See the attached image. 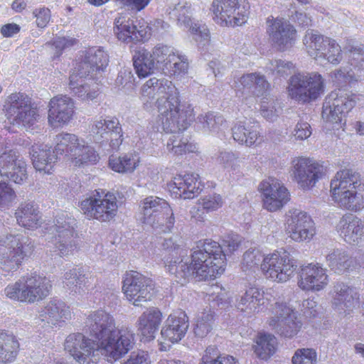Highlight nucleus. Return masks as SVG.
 I'll return each instance as SVG.
<instances>
[{
    "mask_svg": "<svg viewBox=\"0 0 364 364\" xmlns=\"http://www.w3.org/2000/svg\"><path fill=\"white\" fill-rule=\"evenodd\" d=\"M285 232L296 242H310L316 235V227L311 217L305 211L294 208L289 210Z\"/></svg>",
    "mask_w": 364,
    "mask_h": 364,
    "instance_id": "obj_19",
    "label": "nucleus"
},
{
    "mask_svg": "<svg viewBox=\"0 0 364 364\" xmlns=\"http://www.w3.org/2000/svg\"><path fill=\"white\" fill-rule=\"evenodd\" d=\"M326 259L329 268L338 274L350 269L353 263L352 258L344 250L340 249L329 251Z\"/></svg>",
    "mask_w": 364,
    "mask_h": 364,
    "instance_id": "obj_50",
    "label": "nucleus"
},
{
    "mask_svg": "<svg viewBox=\"0 0 364 364\" xmlns=\"http://www.w3.org/2000/svg\"><path fill=\"white\" fill-rule=\"evenodd\" d=\"M15 215L18 224L28 230H36L42 223L41 213L32 203L21 204L16 210Z\"/></svg>",
    "mask_w": 364,
    "mask_h": 364,
    "instance_id": "obj_41",
    "label": "nucleus"
},
{
    "mask_svg": "<svg viewBox=\"0 0 364 364\" xmlns=\"http://www.w3.org/2000/svg\"><path fill=\"white\" fill-rule=\"evenodd\" d=\"M272 294L268 291L250 287L237 296L235 306L242 317L252 318L267 309Z\"/></svg>",
    "mask_w": 364,
    "mask_h": 364,
    "instance_id": "obj_18",
    "label": "nucleus"
},
{
    "mask_svg": "<svg viewBox=\"0 0 364 364\" xmlns=\"http://www.w3.org/2000/svg\"><path fill=\"white\" fill-rule=\"evenodd\" d=\"M166 149L174 155L195 153L198 151L197 144L190 141L180 134L171 136L167 141Z\"/></svg>",
    "mask_w": 364,
    "mask_h": 364,
    "instance_id": "obj_51",
    "label": "nucleus"
},
{
    "mask_svg": "<svg viewBox=\"0 0 364 364\" xmlns=\"http://www.w3.org/2000/svg\"><path fill=\"white\" fill-rule=\"evenodd\" d=\"M263 205L270 212L280 210L290 199V194L285 186L278 179L269 178L259 185Z\"/></svg>",
    "mask_w": 364,
    "mask_h": 364,
    "instance_id": "obj_26",
    "label": "nucleus"
},
{
    "mask_svg": "<svg viewBox=\"0 0 364 364\" xmlns=\"http://www.w3.org/2000/svg\"><path fill=\"white\" fill-rule=\"evenodd\" d=\"M140 100L146 110L156 107L157 123L165 132L175 133L185 130L194 119L193 107L181 103L178 89L165 77H151L140 88Z\"/></svg>",
    "mask_w": 364,
    "mask_h": 364,
    "instance_id": "obj_3",
    "label": "nucleus"
},
{
    "mask_svg": "<svg viewBox=\"0 0 364 364\" xmlns=\"http://www.w3.org/2000/svg\"><path fill=\"white\" fill-rule=\"evenodd\" d=\"M31 239L21 234L8 235L0 240V267L6 272L16 271L34 251Z\"/></svg>",
    "mask_w": 364,
    "mask_h": 364,
    "instance_id": "obj_10",
    "label": "nucleus"
},
{
    "mask_svg": "<svg viewBox=\"0 0 364 364\" xmlns=\"http://www.w3.org/2000/svg\"><path fill=\"white\" fill-rule=\"evenodd\" d=\"M109 62V55L104 48L92 47L85 50L73 69L80 74L90 75V78H96L105 71Z\"/></svg>",
    "mask_w": 364,
    "mask_h": 364,
    "instance_id": "obj_27",
    "label": "nucleus"
},
{
    "mask_svg": "<svg viewBox=\"0 0 364 364\" xmlns=\"http://www.w3.org/2000/svg\"><path fill=\"white\" fill-rule=\"evenodd\" d=\"M168 189L175 198L192 199L198 196L203 185L198 174L177 175L168 183Z\"/></svg>",
    "mask_w": 364,
    "mask_h": 364,
    "instance_id": "obj_32",
    "label": "nucleus"
},
{
    "mask_svg": "<svg viewBox=\"0 0 364 364\" xmlns=\"http://www.w3.org/2000/svg\"><path fill=\"white\" fill-rule=\"evenodd\" d=\"M90 75H82L78 73L75 70H73L69 77V88L75 95L82 100H93L99 94L97 85L94 82L90 84Z\"/></svg>",
    "mask_w": 364,
    "mask_h": 364,
    "instance_id": "obj_38",
    "label": "nucleus"
},
{
    "mask_svg": "<svg viewBox=\"0 0 364 364\" xmlns=\"http://www.w3.org/2000/svg\"><path fill=\"white\" fill-rule=\"evenodd\" d=\"M267 323L272 330L288 339L296 337L303 326L298 312L283 301H276L272 306Z\"/></svg>",
    "mask_w": 364,
    "mask_h": 364,
    "instance_id": "obj_12",
    "label": "nucleus"
},
{
    "mask_svg": "<svg viewBox=\"0 0 364 364\" xmlns=\"http://www.w3.org/2000/svg\"><path fill=\"white\" fill-rule=\"evenodd\" d=\"M161 247L168 253L164 258L166 271L181 284L191 277L205 281L214 279L225 272V254L215 241H200L191 258L188 250L172 237L164 239Z\"/></svg>",
    "mask_w": 364,
    "mask_h": 364,
    "instance_id": "obj_2",
    "label": "nucleus"
},
{
    "mask_svg": "<svg viewBox=\"0 0 364 364\" xmlns=\"http://www.w3.org/2000/svg\"><path fill=\"white\" fill-rule=\"evenodd\" d=\"M89 286V277L82 269H78L75 284L71 287L72 291L75 294H83L88 290Z\"/></svg>",
    "mask_w": 364,
    "mask_h": 364,
    "instance_id": "obj_60",
    "label": "nucleus"
},
{
    "mask_svg": "<svg viewBox=\"0 0 364 364\" xmlns=\"http://www.w3.org/2000/svg\"><path fill=\"white\" fill-rule=\"evenodd\" d=\"M18 348V343L12 335L0 333V362L14 360Z\"/></svg>",
    "mask_w": 364,
    "mask_h": 364,
    "instance_id": "obj_54",
    "label": "nucleus"
},
{
    "mask_svg": "<svg viewBox=\"0 0 364 364\" xmlns=\"http://www.w3.org/2000/svg\"><path fill=\"white\" fill-rule=\"evenodd\" d=\"M317 363L318 353L313 348H298L291 357V364H317Z\"/></svg>",
    "mask_w": 364,
    "mask_h": 364,
    "instance_id": "obj_57",
    "label": "nucleus"
},
{
    "mask_svg": "<svg viewBox=\"0 0 364 364\" xmlns=\"http://www.w3.org/2000/svg\"><path fill=\"white\" fill-rule=\"evenodd\" d=\"M90 133L94 141L102 147L117 150L123 141L122 129L117 119L99 117L92 121Z\"/></svg>",
    "mask_w": 364,
    "mask_h": 364,
    "instance_id": "obj_17",
    "label": "nucleus"
},
{
    "mask_svg": "<svg viewBox=\"0 0 364 364\" xmlns=\"http://www.w3.org/2000/svg\"><path fill=\"white\" fill-rule=\"evenodd\" d=\"M277 338L269 333H259L254 339L252 350L259 359L267 360L276 352Z\"/></svg>",
    "mask_w": 364,
    "mask_h": 364,
    "instance_id": "obj_45",
    "label": "nucleus"
},
{
    "mask_svg": "<svg viewBox=\"0 0 364 364\" xmlns=\"http://www.w3.org/2000/svg\"><path fill=\"white\" fill-rule=\"evenodd\" d=\"M358 51L357 58L353 57L349 65L331 73L330 77L334 82L353 83L364 79V56L360 50Z\"/></svg>",
    "mask_w": 364,
    "mask_h": 364,
    "instance_id": "obj_35",
    "label": "nucleus"
},
{
    "mask_svg": "<svg viewBox=\"0 0 364 364\" xmlns=\"http://www.w3.org/2000/svg\"><path fill=\"white\" fill-rule=\"evenodd\" d=\"M92 341L82 333L70 334L64 343L65 350L80 364L88 363L95 353L114 363L134 347V333L128 327L117 328L114 318L103 310L92 311L86 321Z\"/></svg>",
    "mask_w": 364,
    "mask_h": 364,
    "instance_id": "obj_1",
    "label": "nucleus"
},
{
    "mask_svg": "<svg viewBox=\"0 0 364 364\" xmlns=\"http://www.w3.org/2000/svg\"><path fill=\"white\" fill-rule=\"evenodd\" d=\"M188 58L178 52L162 71L175 78H181L188 73Z\"/></svg>",
    "mask_w": 364,
    "mask_h": 364,
    "instance_id": "obj_55",
    "label": "nucleus"
},
{
    "mask_svg": "<svg viewBox=\"0 0 364 364\" xmlns=\"http://www.w3.org/2000/svg\"><path fill=\"white\" fill-rule=\"evenodd\" d=\"M33 14L36 18L37 26L41 28L46 27L51 18V12L46 7L36 8L33 10Z\"/></svg>",
    "mask_w": 364,
    "mask_h": 364,
    "instance_id": "obj_61",
    "label": "nucleus"
},
{
    "mask_svg": "<svg viewBox=\"0 0 364 364\" xmlns=\"http://www.w3.org/2000/svg\"><path fill=\"white\" fill-rule=\"evenodd\" d=\"M359 295L357 290L344 283L334 285L331 293L332 307L341 315L349 314L358 305Z\"/></svg>",
    "mask_w": 364,
    "mask_h": 364,
    "instance_id": "obj_33",
    "label": "nucleus"
},
{
    "mask_svg": "<svg viewBox=\"0 0 364 364\" xmlns=\"http://www.w3.org/2000/svg\"><path fill=\"white\" fill-rule=\"evenodd\" d=\"M337 233L353 245H364V221L351 214H344L336 225Z\"/></svg>",
    "mask_w": 364,
    "mask_h": 364,
    "instance_id": "obj_31",
    "label": "nucleus"
},
{
    "mask_svg": "<svg viewBox=\"0 0 364 364\" xmlns=\"http://www.w3.org/2000/svg\"><path fill=\"white\" fill-rule=\"evenodd\" d=\"M214 323V312L210 307L198 311L193 322V331L197 338H203L212 331Z\"/></svg>",
    "mask_w": 364,
    "mask_h": 364,
    "instance_id": "obj_47",
    "label": "nucleus"
},
{
    "mask_svg": "<svg viewBox=\"0 0 364 364\" xmlns=\"http://www.w3.org/2000/svg\"><path fill=\"white\" fill-rule=\"evenodd\" d=\"M289 173L300 189L310 191L326 175V168L321 161L299 156L292 159Z\"/></svg>",
    "mask_w": 364,
    "mask_h": 364,
    "instance_id": "obj_14",
    "label": "nucleus"
},
{
    "mask_svg": "<svg viewBox=\"0 0 364 364\" xmlns=\"http://www.w3.org/2000/svg\"><path fill=\"white\" fill-rule=\"evenodd\" d=\"M31 155L33 166L38 171L48 175L53 173L58 156L50 146L35 144L31 146Z\"/></svg>",
    "mask_w": 364,
    "mask_h": 364,
    "instance_id": "obj_36",
    "label": "nucleus"
},
{
    "mask_svg": "<svg viewBox=\"0 0 364 364\" xmlns=\"http://www.w3.org/2000/svg\"><path fill=\"white\" fill-rule=\"evenodd\" d=\"M193 9L189 3H178L172 11L179 27L188 29L191 37L198 44L205 46L210 40V32L205 24L192 18Z\"/></svg>",
    "mask_w": 364,
    "mask_h": 364,
    "instance_id": "obj_23",
    "label": "nucleus"
},
{
    "mask_svg": "<svg viewBox=\"0 0 364 364\" xmlns=\"http://www.w3.org/2000/svg\"><path fill=\"white\" fill-rule=\"evenodd\" d=\"M260 265L264 277L278 284L289 281L295 275L297 265L294 259L286 251L275 250L262 255L259 250H249L243 255L242 267L251 269Z\"/></svg>",
    "mask_w": 364,
    "mask_h": 364,
    "instance_id": "obj_4",
    "label": "nucleus"
},
{
    "mask_svg": "<svg viewBox=\"0 0 364 364\" xmlns=\"http://www.w3.org/2000/svg\"><path fill=\"white\" fill-rule=\"evenodd\" d=\"M14 189L6 182H0V210L5 211L16 203Z\"/></svg>",
    "mask_w": 364,
    "mask_h": 364,
    "instance_id": "obj_58",
    "label": "nucleus"
},
{
    "mask_svg": "<svg viewBox=\"0 0 364 364\" xmlns=\"http://www.w3.org/2000/svg\"><path fill=\"white\" fill-rule=\"evenodd\" d=\"M175 223L173 210L169 205L146 225L150 226L156 232L169 233L172 232Z\"/></svg>",
    "mask_w": 364,
    "mask_h": 364,
    "instance_id": "obj_49",
    "label": "nucleus"
},
{
    "mask_svg": "<svg viewBox=\"0 0 364 364\" xmlns=\"http://www.w3.org/2000/svg\"><path fill=\"white\" fill-rule=\"evenodd\" d=\"M134 67L139 77H146L151 75L157 67L151 52L145 49L139 50L133 57Z\"/></svg>",
    "mask_w": 364,
    "mask_h": 364,
    "instance_id": "obj_48",
    "label": "nucleus"
},
{
    "mask_svg": "<svg viewBox=\"0 0 364 364\" xmlns=\"http://www.w3.org/2000/svg\"><path fill=\"white\" fill-rule=\"evenodd\" d=\"M52 285L48 279L36 273L21 277L4 289L6 297L21 302L33 304L50 294Z\"/></svg>",
    "mask_w": 364,
    "mask_h": 364,
    "instance_id": "obj_8",
    "label": "nucleus"
},
{
    "mask_svg": "<svg viewBox=\"0 0 364 364\" xmlns=\"http://www.w3.org/2000/svg\"><path fill=\"white\" fill-rule=\"evenodd\" d=\"M178 52L170 46L159 43L153 48L151 53L157 68L163 70Z\"/></svg>",
    "mask_w": 364,
    "mask_h": 364,
    "instance_id": "obj_56",
    "label": "nucleus"
},
{
    "mask_svg": "<svg viewBox=\"0 0 364 364\" xmlns=\"http://www.w3.org/2000/svg\"><path fill=\"white\" fill-rule=\"evenodd\" d=\"M74 219L61 213L43 228L45 240L53 243L55 251L61 257L73 255L77 249V241L74 230Z\"/></svg>",
    "mask_w": 364,
    "mask_h": 364,
    "instance_id": "obj_7",
    "label": "nucleus"
},
{
    "mask_svg": "<svg viewBox=\"0 0 364 364\" xmlns=\"http://www.w3.org/2000/svg\"><path fill=\"white\" fill-rule=\"evenodd\" d=\"M163 321V314L156 307H150L139 317L136 327L143 342H149L156 338Z\"/></svg>",
    "mask_w": 364,
    "mask_h": 364,
    "instance_id": "obj_34",
    "label": "nucleus"
},
{
    "mask_svg": "<svg viewBox=\"0 0 364 364\" xmlns=\"http://www.w3.org/2000/svg\"><path fill=\"white\" fill-rule=\"evenodd\" d=\"M307 54L316 61L326 60L337 65L343 60L341 46L333 38L324 36L314 31H307L303 38Z\"/></svg>",
    "mask_w": 364,
    "mask_h": 364,
    "instance_id": "obj_13",
    "label": "nucleus"
},
{
    "mask_svg": "<svg viewBox=\"0 0 364 364\" xmlns=\"http://www.w3.org/2000/svg\"><path fill=\"white\" fill-rule=\"evenodd\" d=\"M199 364H240L237 359L229 355H220L215 358L203 356Z\"/></svg>",
    "mask_w": 364,
    "mask_h": 364,
    "instance_id": "obj_62",
    "label": "nucleus"
},
{
    "mask_svg": "<svg viewBox=\"0 0 364 364\" xmlns=\"http://www.w3.org/2000/svg\"><path fill=\"white\" fill-rule=\"evenodd\" d=\"M198 127L205 134H210L217 137L225 135L228 125L224 117L213 112L202 114L198 117Z\"/></svg>",
    "mask_w": 364,
    "mask_h": 364,
    "instance_id": "obj_40",
    "label": "nucleus"
},
{
    "mask_svg": "<svg viewBox=\"0 0 364 364\" xmlns=\"http://www.w3.org/2000/svg\"><path fill=\"white\" fill-rule=\"evenodd\" d=\"M74 100L68 95H58L49 102L48 124L54 128L68 124L75 114Z\"/></svg>",
    "mask_w": 364,
    "mask_h": 364,
    "instance_id": "obj_29",
    "label": "nucleus"
},
{
    "mask_svg": "<svg viewBox=\"0 0 364 364\" xmlns=\"http://www.w3.org/2000/svg\"><path fill=\"white\" fill-rule=\"evenodd\" d=\"M169 205L166 200L157 196L144 198L139 204L140 220L146 225Z\"/></svg>",
    "mask_w": 364,
    "mask_h": 364,
    "instance_id": "obj_46",
    "label": "nucleus"
},
{
    "mask_svg": "<svg viewBox=\"0 0 364 364\" xmlns=\"http://www.w3.org/2000/svg\"><path fill=\"white\" fill-rule=\"evenodd\" d=\"M329 283L327 269L318 263H311L301 267L298 286L304 291H320Z\"/></svg>",
    "mask_w": 364,
    "mask_h": 364,
    "instance_id": "obj_28",
    "label": "nucleus"
},
{
    "mask_svg": "<svg viewBox=\"0 0 364 364\" xmlns=\"http://www.w3.org/2000/svg\"><path fill=\"white\" fill-rule=\"evenodd\" d=\"M249 9V4L245 0H213L210 11L218 24L238 26L247 22Z\"/></svg>",
    "mask_w": 364,
    "mask_h": 364,
    "instance_id": "obj_16",
    "label": "nucleus"
},
{
    "mask_svg": "<svg viewBox=\"0 0 364 364\" xmlns=\"http://www.w3.org/2000/svg\"><path fill=\"white\" fill-rule=\"evenodd\" d=\"M216 162L226 169L230 175L240 176L242 173L241 159L232 151H220L216 157Z\"/></svg>",
    "mask_w": 364,
    "mask_h": 364,
    "instance_id": "obj_53",
    "label": "nucleus"
},
{
    "mask_svg": "<svg viewBox=\"0 0 364 364\" xmlns=\"http://www.w3.org/2000/svg\"><path fill=\"white\" fill-rule=\"evenodd\" d=\"M151 361L147 352L140 350L132 353L122 364H151Z\"/></svg>",
    "mask_w": 364,
    "mask_h": 364,
    "instance_id": "obj_64",
    "label": "nucleus"
},
{
    "mask_svg": "<svg viewBox=\"0 0 364 364\" xmlns=\"http://www.w3.org/2000/svg\"><path fill=\"white\" fill-rule=\"evenodd\" d=\"M291 134L296 140H305L311 135V126L306 122H299L296 124Z\"/></svg>",
    "mask_w": 364,
    "mask_h": 364,
    "instance_id": "obj_63",
    "label": "nucleus"
},
{
    "mask_svg": "<svg viewBox=\"0 0 364 364\" xmlns=\"http://www.w3.org/2000/svg\"><path fill=\"white\" fill-rule=\"evenodd\" d=\"M330 196L341 209L359 212L364 208V183L348 170L338 171L331 181Z\"/></svg>",
    "mask_w": 364,
    "mask_h": 364,
    "instance_id": "obj_5",
    "label": "nucleus"
},
{
    "mask_svg": "<svg viewBox=\"0 0 364 364\" xmlns=\"http://www.w3.org/2000/svg\"><path fill=\"white\" fill-rule=\"evenodd\" d=\"M141 159L138 154L129 152L119 156L112 155L109 158V168L122 174L132 173L139 167Z\"/></svg>",
    "mask_w": 364,
    "mask_h": 364,
    "instance_id": "obj_42",
    "label": "nucleus"
},
{
    "mask_svg": "<svg viewBox=\"0 0 364 364\" xmlns=\"http://www.w3.org/2000/svg\"><path fill=\"white\" fill-rule=\"evenodd\" d=\"M9 103L6 112L11 123L28 128L37 122L39 116L38 111L31 107L30 98L25 95L12 94L9 97Z\"/></svg>",
    "mask_w": 364,
    "mask_h": 364,
    "instance_id": "obj_22",
    "label": "nucleus"
},
{
    "mask_svg": "<svg viewBox=\"0 0 364 364\" xmlns=\"http://www.w3.org/2000/svg\"><path fill=\"white\" fill-rule=\"evenodd\" d=\"M266 25L269 41L277 50H288L295 45L297 31L287 20L269 16L266 19Z\"/></svg>",
    "mask_w": 364,
    "mask_h": 364,
    "instance_id": "obj_20",
    "label": "nucleus"
},
{
    "mask_svg": "<svg viewBox=\"0 0 364 364\" xmlns=\"http://www.w3.org/2000/svg\"><path fill=\"white\" fill-rule=\"evenodd\" d=\"M114 33L119 41L125 43L145 41L151 34L150 27L144 20H134L122 14L114 19Z\"/></svg>",
    "mask_w": 364,
    "mask_h": 364,
    "instance_id": "obj_25",
    "label": "nucleus"
},
{
    "mask_svg": "<svg viewBox=\"0 0 364 364\" xmlns=\"http://www.w3.org/2000/svg\"><path fill=\"white\" fill-rule=\"evenodd\" d=\"M236 95L246 104L254 102L252 95L261 97L260 114L269 121H274L279 116V110L275 107V102L267 93L270 85L263 75L248 73L241 76L235 82Z\"/></svg>",
    "mask_w": 364,
    "mask_h": 364,
    "instance_id": "obj_6",
    "label": "nucleus"
},
{
    "mask_svg": "<svg viewBox=\"0 0 364 364\" xmlns=\"http://www.w3.org/2000/svg\"><path fill=\"white\" fill-rule=\"evenodd\" d=\"M0 175L16 184H23L28 178L27 164L16 151H5L0 155Z\"/></svg>",
    "mask_w": 364,
    "mask_h": 364,
    "instance_id": "obj_30",
    "label": "nucleus"
},
{
    "mask_svg": "<svg viewBox=\"0 0 364 364\" xmlns=\"http://www.w3.org/2000/svg\"><path fill=\"white\" fill-rule=\"evenodd\" d=\"M40 318L50 326H60L71 318V311L63 301L53 299L48 301L40 311Z\"/></svg>",
    "mask_w": 364,
    "mask_h": 364,
    "instance_id": "obj_37",
    "label": "nucleus"
},
{
    "mask_svg": "<svg viewBox=\"0 0 364 364\" xmlns=\"http://www.w3.org/2000/svg\"><path fill=\"white\" fill-rule=\"evenodd\" d=\"M324 88V80L318 73H298L291 77L287 91L291 99L306 103L318 98Z\"/></svg>",
    "mask_w": 364,
    "mask_h": 364,
    "instance_id": "obj_15",
    "label": "nucleus"
},
{
    "mask_svg": "<svg viewBox=\"0 0 364 364\" xmlns=\"http://www.w3.org/2000/svg\"><path fill=\"white\" fill-rule=\"evenodd\" d=\"M80 137L70 133H60L54 138L55 148L54 153L57 154H65L68 161L71 156L72 150L75 148Z\"/></svg>",
    "mask_w": 364,
    "mask_h": 364,
    "instance_id": "obj_52",
    "label": "nucleus"
},
{
    "mask_svg": "<svg viewBox=\"0 0 364 364\" xmlns=\"http://www.w3.org/2000/svg\"><path fill=\"white\" fill-rule=\"evenodd\" d=\"M80 208L88 219L106 223L116 217L119 205L114 194L103 190H95L80 202Z\"/></svg>",
    "mask_w": 364,
    "mask_h": 364,
    "instance_id": "obj_11",
    "label": "nucleus"
},
{
    "mask_svg": "<svg viewBox=\"0 0 364 364\" xmlns=\"http://www.w3.org/2000/svg\"><path fill=\"white\" fill-rule=\"evenodd\" d=\"M267 68L273 74L284 76L290 74L294 70V65L290 61L278 59L271 61Z\"/></svg>",
    "mask_w": 364,
    "mask_h": 364,
    "instance_id": "obj_59",
    "label": "nucleus"
},
{
    "mask_svg": "<svg viewBox=\"0 0 364 364\" xmlns=\"http://www.w3.org/2000/svg\"><path fill=\"white\" fill-rule=\"evenodd\" d=\"M99 160L100 155L95 149L84 139L79 138L68 162L70 166L82 167L95 164Z\"/></svg>",
    "mask_w": 364,
    "mask_h": 364,
    "instance_id": "obj_39",
    "label": "nucleus"
},
{
    "mask_svg": "<svg viewBox=\"0 0 364 364\" xmlns=\"http://www.w3.org/2000/svg\"><path fill=\"white\" fill-rule=\"evenodd\" d=\"M188 318L184 312L170 314L163 323L159 344L160 350L167 351L173 344L185 336L188 328Z\"/></svg>",
    "mask_w": 364,
    "mask_h": 364,
    "instance_id": "obj_24",
    "label": "nucleus"
},
{
    "mask_svg": "<svg viewBox=\"0 0 364 364\" xmlns=\"http://www.w3.org/2000/svg\"><path fill=\"white\" fill-rule=\"evenodd\" d=\"M360 100V95L343 90L331 92L323 105L322 118L333 129L344 130L348 114Z\"/></svg>",
    "mask_w": 364,
    "mask_h": 364,
    "instance_id": "obj_9",
    "label": "nucleus"
},
{
    "mask_svg": "<svg viewBox=\"0 0 364 364\" xmlns=\"http://www.w3.org/2000/svg\"><path fill=\"white\" fill-rule=\"evenodd\" d=\"M198 206L191 208L190 213L192 218L196 221L204 222L205 220L206 213L216 211L223 205L222 196L217 193L205 196L200 198L197 203Z\"/></svg>",
    "mask_w": 364,
    "mask_h": 364,
    "instance_id": "obj_43",
    "label": "nucleus"
},
{
    "mask_svg": "<svg viewBox=\"0 0 364 364\" xmlns=\"http://www.w3.org/2000/svg\"><path fill=\"white\" fill-rule=\"evenodd\" d=\"M233 139L238 144L251 147L257 144L261 139V134L257 127L254 125L237 123L232 128Z\"/></svg>",
    "mask_w": 364,
    "mask_h": 364,
    "instance_id": "obj_44",
    "label": "nucleus"
},
{
    "mask_svg": "<svg viewBox=\"0 0 364 364\" xmlns=\"http://www.w3.org/2000/svg\"><path fill=\"white\" fill-rule=\"evenodd\" d=\"M122 289L126 299L134 306L151 300L154 295L151 281L137 272L124 274Z\"/></svg>",
    "mask_w": 364,
    "mask_h": 364,
    "instance_id": "obj_21",
    "label": "nucleus"
}]
</instances>
